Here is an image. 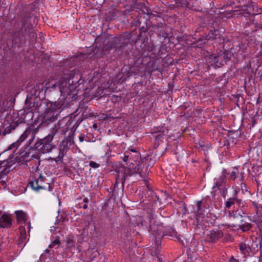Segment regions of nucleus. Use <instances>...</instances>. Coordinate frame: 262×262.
<instances>
[{
  "instance_id": "24",
  "label": "nucleus",
  "mask_w": 262,
  "mask_h": 262,
  "mask_svg": "<svg viewBox=\"0 0 262 262\" xmlns=\"http://www.w3.org/2000/svg\"><path fill=\"white\" fill-rule=\"evenodd\" d=\"M155 163V159H152L151 158H150L149 159V161L148 165L150 166H152L154 165Z\"/></svg>"
},
{
  "instance_id": "17",
  "label": "nucleus",
  "mask_w": 262,
  "mask_h": 262,
  "mask_svg": "<svg viewBox=\"0 0 262 262\" xmlns=\"http://www.w3.org/2000/svg\"><path fill=\"white\" fill-rule=\"evenodd\" d=\"M19 231L20 233V238L22 239H24L26 238L27 235H26V228L24 226H20L19 227Z\"/></svg>"
},
{
  "instance_id": "12",
  "label": "nucleus",
  "mask_w": 262,
  "mask_h": 262,
  "mask_svg": "<svg viewBox=\"0 0 262 262\" xmlns=\"http://www.w3.org/2000/svg\"><path fill=\"white\" fill-rule=\"evenodd\" d=\"M239 249L244 254H249L251 251V248L249 245L245 243H241L239 245Z\"/></svg>"
},
{
  "instance_id": "35",
  "label": "nucleus",
  "mask_w": 262,
  "mask_h": 262,
  "mask_svg": "<svg viewBox=\"0 0 262 262\" xmlns=\"http://www.w3.org/2000/svg\"><path fill=\"white\" fill-rule=\"evenodd\" d=\"M79 139H80V141H82V139H81V137H79Z\"/></svg>"
},
{
  "instance_id": "21",
  "label": "nucleus",
  "mask_w": 262,
  "mask_h": 262,
  "mask_svg": "<svg viewBox=\"0 0 262 262\" xmlns=\"http://www.w3.org/2000/svg\"><path fill=\"white\" fill-rule=\"evenodd\" d=\"M166 235L173 238L177 237V232L174 230H171V231L167 232Z\"/></svg>"
},
{
  "instance_id": "1",
  "label": "nucleus",
  "mask_w": 262,
  "mask_h": 262,
  "mask_svg": "<svg viewBox=\"0 0 262 262\" xmlns=\"http://www.w3.org/2000/svg\"><path fill=\"white\" fill-rule=\"evenodd\" d=\"M138 170L139 169L136 171V169H133L124 166L120 167L117 172L116 183H121L123 185L126 177L133 175L135 172H138Z\"/></svg>"
},
{
  "instance_id": "18",
  "label": "nucleus",
  "mask_w": 262,
  "mask_h": 262,
  "mask_svg": "<svg viewBox=\"0 0 262 262\" xmlns=\"http://www.w3.org/2000/svg\"><path fill=\"white\" fill-rule=\"evenodd\" d=\"M53 137L52 135H48L46 137H45L42 140V143L43 144H47V143H51L53 140Z\"/></svg>"
},
{
  "instance_id": "7",
  "label": "nucleus",
  "mask_w": 262,
  "mask_h": 262,
  "mask_svg": "<svg viewBox=\"0 0 262 262\" xmlns=\"http://www.w3.org/2000/svg\"><path fill=\"white\" fill-rule=\"evenodd\" d=\"M12 225V220L9 215L3 214L0 218V228H9Z\"/></svg>"
},
{
  "instance_id": "10",
  "label": "nucleus",
  "mask_w": 262,
  "mask_h": 262,
  "mask_svg": "<svg viewBox=\"0 0 262 262\" xmlns=\"http://www.w3.org/2000/svg\"><path fill=\"white\" fill-rule=\"evenodd\" d=\"M15 213L19 223H25L28 219L27 214L22 210L16 211Z\"/></svg>"
},
{
  "instance_id": "9",
  "label": "nucleus",
  "mask_w": 262,
  "mask_h": 262,
  "mask_svg": "<svg viewBox=\"0 0 262 262\" xmlns=\"http://www.w3.org/2000/svg\"><path fill=\"white\" fill-rule=\"evenodd\" d=\"M244 172L241 171L239 172L237 168L234 167L230 173V178L233 180H234L236 178L239 177V181L242 182L244 180Z\"/></svg>"
},
{
  "instance_id": "6",
  "label": "nucleus",
  "mask_w": 262,
  "mask_h": 262,
  "mask_svg": "<svg viewBox=\"0 0 262 262\" xmlns=\"http://www.w3.org/2000/svg\"><path fill=\"white\" fill-rule=\"evenodd\" d=\"M254 204L256 209V213L253 215L252 221L256 224L259 225L262 223V207L261 206H257L255 203Z\"/></svg>"
},
{
  "instance_id": "27",
  "label": "nucleus",
  "mask_w": 262,
  "mask_h": 262,
  "mask_svg": "<svg viewBox=\"0 0 262 262\" xmlns=\"http://www.w3.org/2000/svg\"><path fill=\"white\" fill-rule=\"evenodd\" d=\"M120 41V39L118 38H115L113 39V42L115 43H117L118 42Z\"/></svg>"
},
{
  "instance_id": "8",
  "label": "nucleus",
  "mask_w": 262,
  "mask_h": 262,
  "mask_svg": "<svg viewBox=\"0 0 262 262\" xmlns=\"http://www.w3.org/2000/svg\"><path fill=\"white\" fill-rule=\"evenodd\" d=\"M242 203V200L237 198L236 195H235L233 198H229L225 202V208L229 209L232 205H234L235 203L237 204L238 205Z\"/></svg>"
},
{
  "instance_id": "19",
  "label": "nucleus",
  "mask_w": 262,
  "mask_h": 262,
  "mask_svg": "<svg viewBox=\"0 0 262 262\" xmlns=\"http://www.w3.org/2000/svg\"><path fill=\"white\" fill-rule=\"evenodd\" d=\"M252 227V225L250 223H246L241 226V229L243 231H246Z\"/></svg>"
},
{
  "instance_id": "22",
  "label": "nucleus",
  "mask_w": 262,
  "mask_h": 262,
  "mask_svg": "<svg viewBox=\"0 0 262 262\" xmlns=\"http://www.w3.org/2000/svg\"><path fill=\"white\" fill-rule=\"evenodd\" d=\"M89 165L94 168H97L100 166V165L98 163L92 161L90 162Z\"/></svg>"
},
{
  "instance_id": "11",
  "label": "nucleus",
  "mask_w": 262,
  "mask_h": 262,
  "mask_svg": "<svg viewBox=\"0 0 262 262\" xmlns=\"http://www.w3.org/2000/svg\"><path fill=\"white\" fill-rule=\"evenodd\" d=\"M242 211L241 210H239L238 208H237L236 210H233L232 211H229V216L230 217H233L234 219H236L239 217H242Z\"/></svg>"
},
{
  "instance_id": "2",
  "label": "nucleus",
  "mask_w": 262,
  "mask_h": 262,
  "mask_svg": "<svg viewBox=\"0 0 262 262\" xmlns=\"http://www.w3.org/2000/svg\"><path fill=\"white\" fill-rule=\"evenodd\" d=\"M29 185L34 190L37 192L41 190H52V188L49 183H44L43 177L41 174L37 179L30 182Z\"/></svg>"
},
{
  "instance_id": "20",
  "label": "nucleus",
  "mask_w": 262,
  "mask_h": 262,
  "mask_svg": "<svg viewBox=\"0 0 262 262\" xmlns=\"http://www.w3.org/2000/svg\"><path fill=\"white\" fill-rule=\"evenodd\" d=\"M60 244V241L59 239H55L51 244L49 245L50 248H54L56 246L58 247Z\"/></svg>"
},
{
  "instance_id": "28",
  "label": "nucleus",
  "mask_w": 262,
  "mask_h": 262,
  "mask_svg": "<svg viewBox=\"0 0 262 262\" xmlns=\"http://www.w3.org/2000/svg\"><path fill=\"white\" fill-rule=\"evenodd\" d=\"M229 261L230 262H238V261L237 259L234 258L233 257H232V258L230 259Z\"/></svg>"
},
{
  "instance_id": "31",
  "label": "nucleus",
  "mask_w": 262,
  "mask_h": 262,
  "mask_svg": "<svg viewBox=\"0 0 262 262\" xmlns=\"http://www.w3.org/2000/svg\"><path fill=\"white\" fill-rule=\"evenodd\" d=\"M28 232L29 233L30 231V229H31V223L29 222L28 223Z\"/></svg>"
},
{
  "instance_id": "15",
  "label": "nucleus",
  "mask_w": 262,
  "mask_h": 262,
  "mask_svg": "<svg viewBox=\"0 0 262 262\" xmlns=\"http://www.w3.org/2000/svg\"><path fill=\"white\" fill-rule=\"evenodd\" d=\"M226 182V179L224 175L220 176L215 182V187H220Z\"/></svg>"
},
{
  "instance_id": "33",
  "label": "nucleus",
  "mask_w": 262,
  "mask_h": 262,
  "mask_svg": "<svg viewBox=\"0 0 262 262\" xmlns=\"http://www.w3.org/2000/svg\"><path fill=\"white\" fill-rule=\"evenodd\" d=\"M82 208L83 209H86L88 208V204H84V205L82 206Z\"/></svg>"
},
{
  "instance_id": "34",
  "label": "nucleus",
  "mask_w": 262,
  "mask_h": 262,
  "mask_svg": "<svg viewBox=\"0 0 262 262\" xmlns=\"http://www.w3.org/2000/svg\"><path fill=\"white\" fill-rule=\"evenodd\" d=\"M117 47L116 46H114L113 48H117ZM111 48H113V47H111Z\"/></svg>"
},
{
  "instance_id": "30",
  "label": "nucleus",
  "mask_w": 262,
  "mask_h": 262,
  "mask_svg": "<svg viewBox=\"0 0 262 262\" xmlns=\"http://www.w3.org/2000/svg\"><path fill=\"white\" fill-rule=\"evenodd\" d=\"M83 202H84V203H85V204H88V203L89 200H88V198H84V199H83Z\"/></svg>"
},
{
  "instance_id": "29",
  "label": "nucleus",
  "mask_w": 262,
  "mask_h": 262,
  "mask_svg": "<svg viewBox=\"0 0 262 262\" xmlns=\"http://www.w3.org/2000/svg\"><path fill=\"white\" fill-rule=\"evenodd\" d=\"M241 185V189L243 191L244 190V188H246L245 187V184L243 183H242Z\"/></svg>"
},
{
  "instance_id": "4",
  "label": "nucleus",
  "mask_w": 262,
  "mask_h": 262,
  "mask_svg": "<svg viewBox=\"0 0 262 262\" xmlns=\"http://www.w3.org/2000/svg\"><path fill=\"white\" fill-rule=\"evenodd\" d=\"M31 132V129L30 128H28L26 129L25 132L23 133V134L20 136L19 139L17 140L15 142L13 143L12 144H11L9 147H8V149H11L13 148H17L20 144L24 142L26 138H28L29 135L30 134Z\"/></svg>"
},
{
  "instance_id": "14",
  "label": "nucleus",
  "mask_w": 262,
  "mask_h": 262,
  "mask_svg": "<svg viewBox=\"0 0 262 262\" xmlns=\"http://www.w3.org/2000/svg\"><path fill=\"white\" fill-rule=\"evenodd\" d=\"M217 38H220V34L217 30H214L213 32L210 31V32L208 34V39H216Z\"/></svg>"
},
{
  "instance_id": "3",
  "label": "nucleus",
  "mask_w": 262,
  "mask_h": 262,
  "mask_svg": "<svg viewBox=\"0 0 262 262\" xmlns=\"http://www.w3.org/2000/svg\"><path fill=\"white\" fill-rule=\"evenodd\" d=\"M196 220L198 223L202 224L205 222L203 215V212L205 211V207L202 201H199L196 202ZM205 222H207V220H206Z\"/></svg>"
},
{
  "instance_id": "5",
  "label": "nucleus",
  "mask_w": 262,
  "mask_h": 262,
  "mask_svg": "<svg viewBox=\"0 0 262 262\" xmlns=\"http://www.w3.org/2000/svg\"><path fill=\"white\" fill-rule=\"evenodd\" d=\"M223 235V233L221 231H211L207 234V239L209 242H215Z\"/></svg>"
},
{
  "instance_id": "25",
  "label": "nucleus",
  "mask_w": 262,
  "mask_h": 262,
  "mask_svg": "<svg viewBox=\"0 0 262 262\" xmlns=\"http://www.w3.org/2000/svg\"><path fill=\"white\" fill-rule=\"evenodd\" d=\"M129 150L133 152L136 153V156H137L138 157L139 156V153L136 149H129Z\"/></svg>"
},
{
  "instance_id": "16",
  "label": "nucleus",
  "mask_w": 262,
  "mask_h": 262,
  "mask_svg": "<svg viewBox=\"0 0 262 262\" xmlns=\"http://www.w3.org/2000/svg\"><path fill=\"white\" fill-rule=\"evenodd\" d=\"M54 146L51 143L43 144L42 149L45 152H50L54 148Z\"/></svg>"
},
{
  "instance_id": "23",
  "label": "nucleus",
  "mask_w": 262,
  "mask_h": 262,
  "mask_svg": "<svg viewBox=\"0 0 262 262\" xmlns=\"http://www.w3.org/2000/svg\"><path fill=\"white\" fill-rule=\"evenodd\" d=\"M168 133V130L167 129H163L162 132H161V133L159 134L158 135L156 136V138H158V137H161L163 136H165V135H166V134Z\"/></svg>"
},
{
  "instance_id": "32",
  "label": "nucleus",
  "mask_w": 262,
  "mask_h": 262,
  "mask_svg": "<svg viewBox=\"0 0 262 262\" xmlns=\"http://www.w3.org/2000/svg\"><path fill=\"white\" fill-rule=\"evenodd\" d=\"M68 245L69 247L72 246L73 245L72 242H71L70 241H69L68 242Z\"/></svg>"
},
{
  "instance_id": "13",
  "label": "nucleus",
  "mask_w": 262,
  "mask_h": 262,
  "mask_svg": "<svg viewBox=\"0 0 262 262\" xmlns=\"http://www.w3.org/2000/svg\"><path fill=\"white\" fill-rule=\"evenodd\" d=\"M44 117L46 120L50 121H54L55 120L54 115L53 114L52 110L50 108H49L47 110V112L45 113Z\"/></svg>"
},
{
  "instance_id": "26",
  "label": "nucleus",
  "mask_w": 262,
  "mask_h": 262,
  "mask_svg": "<svg viewBox=\"0 0 262 262\" xmlns=\"http://www.w3.org/2000/svg\"><path fill=\"white\" fill-rule=\"evenodd\" d=\"M127 154H128V152L126 151L125 152V156L124 157V159H123L124 161H127L128 160V159L129 158V156L128 155H127Z\"/></svg>"
}]
</instances>
